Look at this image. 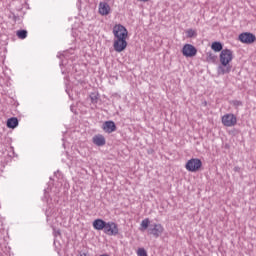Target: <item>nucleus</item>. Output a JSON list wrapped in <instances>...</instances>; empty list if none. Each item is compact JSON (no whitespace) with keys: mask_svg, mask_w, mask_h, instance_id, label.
I'll return each mask as SVG.
<instances>
[{"mask_svg":"<svg viewBox=\"0 0 256 256\" xmlns=\"http://www.w3.org/2000/svg\"><path fill=\"white\" fill-rule=\"evenodd\" d=\"M220 65L218 66V75L231 73V61H233V50L223 49L219 55Z\"/></svg>","mask_w":256,"mask_h":256,"instance_id":"f257e3e1","label":"nucleus"},{"mask_svg":"<svg viewBox=\"0 0 256 256\" xmlns=\"http://www.w3.org/2000/svg\"><path fill=\"white\" fill-rule=\"evenodd\" d=\"M103 232L105 233V235L115 237L119 235V226L113 221L106 222Z\"/></svg>","mask_w":256,"mask_h":256,"instance_id":"f03ea898","label":"nucleus"},{"mask_svg":"<svg viewBox=\"0 0 256 256\" xmlns=\"http://www.w3.org/2000/svg\"><path fill=\"white\" fill-rule=\"evenodd\" d=\"M113 35L114 39H127V35H129V32L127 31V28L121 24H117L113 27Z\"/></svg>","mask_w":256,"mask_h":256,"instance_id":"7ed1b4c3","label":"nucleus"},{"mask_svg":"<svg viewBox=\"0 0 256 256\" xmlns=\"http://www.w3.org/2000/svg\"><path fill=\"white\" fill-rule=\"evenodd\" d=\"M202 166H203V162H201L199 158H192L188 160V162L186 163V169L191 173H195V171H199Z\"/></svg>","mask_w":256,"mask_h":256,"instance_id":"20e7f679","label":"nucleus"},{"mask_svg":"<svg viewBox=\"0 0 256 256\" xmlns=\"http://www.w3.org/2000/svg\"><path fill=\"white\" fill-rule=\"evenodd\" d=\"M224 127H235L237 125V116L235 114H225L221 118Z\"/></svg>","mask_w":256,"mask_h":256,"instance_id":"39448f33","label":"nucleus"},{"mask_svg":"<svg viewBox=\"0 0 256 256\" xmlns=\"http://www.w3.org/2000/svg\"><path fill=\"white\" fill-rule=\"evenodd\" d=\"M163 231H165L163 225L157 223L151 224L148 228L149 235H153L156 239L163 235Z\"/></svg>","mask_w":256,"mask_h":256,"instance_id":"423d86ee","label":"nucleus"},{"mask_svg":"<svg viewBox=\"0 0 256 256\" xmlns=\"http://www.w3.org/2000/svg\"><path fill=\"white\" fill-rule=\"evenodd\" d=\"M113 48L116 53H121L127 49V38H114Z\"/></svg>","mask_w":256,"mask_h":256,"instance_id":"0eeeda50","label":"nucleus"},{"mask_svg":"<svg viewBox=\"0 0 256 256\" xmlns=\"http://www.w3.org/2000/svg\"><path fill=\"white\" fill-rule=\"evenodd\" d=\"M239 41H241V43H245L246 45H251V43H255L256 37L253 33L244 32L239 35Z\"/></svg>","mask_w":256,"mask_h":256,"instance_id":"6e6552de","label":"nucleus"},{"mask_svg":"<svg viewBox=\"0 0 256 256\" xmlns=\"http://www.w3.org/2000/svg\"><path fill=\"white\" fill-rule=\"evenodd\" d=\"M182 55L184 57H195L197 55V48L191 44H185L182 48Z\"/></svg>","mask_w":256,"mask_h":256,"instance_id":"1a4fd4ad","label":"nucleus"},{"mask_svg":"<svg viewBox=\"0 0 256 256\" xmlns=\"http://www.w3.org/2000/svg\"><path fill=\"white\" fill-rule=\"evenodd\" d=\"M98 12L102 16H107L111 13V6L107 2H100L98 6Z\"/></svg>","mask_w":256,"mask_h":256,"instance_id":"9d476101","label":"nucleus"},{"mask_svg":"<svg viewBox=\"0 0 256 256\" xmlns=\"http://www.w3.org/2000/svg\"><path fill=\"white\" fill-rule=\"evenodd\" d=\"M102 129H103V131H105V133H113V132L117 131V126L115 125V122H113V121H106V122H104Z\"/></svg>","mask_w":256,"mask_h":256,"instance_id":"9b49d317","label":"nucleus"},{"mask_svg":"<svg viewBox=\"0 0 256 256\" xmlns=\"http://www.w3.org/2000/svg\"><path fill=\"white\" fill-rule=\"evenodd\" d=\"M106 223L103 219H96L92 225L96 231H104Z\"/></svg>","mask_w":256,"mask_h":256,"instance_id":"f8f14e48","label":"nucleus"},{"mask_svg":"<svg viewBox=\"0 0 256 256\" xmlns=\"http://www.w3.org/2000/svg\"><path fill=\"white\" fill-rule=\"evenodd\" d=\"M92 141H93L94 145H97V147H103V145H105V143H106L105 137L101 134L95 135L92 138Z\"/></svg>","mask_w":256,"mask_h":256,"instance_id":"ddd939ff","label":"nucleus"},{"mask_svg":"<svg viewBox=\"0 0 256 256\" xmlns=\"http://www.w3.org/2000/svg\"><path fill=\"white\" fill-rule=\"evenodd\" d=\"M47 221H53V219H57V210L55 208H48L46 210Z\"/></svg>","mask_w":256,"mask_h":256,"instance_id":"4468645a","label":"nucleus"},{"mask_svg":"<svg viewBox=\"0 0 256 256\" xmlns=\"http://www.w3.org/2000/svg\"><path fill=\"white\" fill-rule=\"evenodd\" d=\"M19 125V120L15 117L9 118L7 120V127L9 129H15Z\"/></svg>","mask_w":256,"mask_h":256,"instance_id":"2eb2a0df","label":"nucleus"},{"mask_svg":"<svg viewBox=\"0 0 256 256\" xmlns=\"http://www.w3.org/2000/svg\"><path fill=\"white\" fill-rule=\"evenodd\" d=\"M211 49L212 51H215V53H219L220 51H223V44H221V42H213Z\"/></svg>","mask_w":256,"mask_h":256,"instance_id":"dca6fc26","label":"nucleus"},{"mask_svg":"<svg viewBox=\"0 0 256 256\" xmlns=\"http://www.w3.org/2000/svg\"><path fill=\"white\" fill-rule=\"evenodd\" d=\"M151 223V221H149V218H145L144 220H142L140 226V231H145L147 230L148 227H150L151 225H149Z\"/></svg>","mask_w":256,"mask_h":256,"instance_id":"f3484780","label":"nucleus"},{"mask_svg":"<svg viewBox=\"0 0 256 256\" xmlns=\"http://www.w3.org/2000/svg\"><path fill=\"white\" fill-rule=\"evenodd\" d=\"M16 35L18 39H27V30H18Z\"/></svg>","mask_w":256,"mask_h":256,"instance_id":"a211bd4d","label":"nucleus"},{"mask_svg":"<svg viewBox=\"0 0 256 256\" xmlns=\"http://www.w3.org/2000/svg\"><path fill=\"white\" fill-rule=\"evenodd\" d=\"M206 59L210 63H215V60L217 59V56H215V54H213L211 52H208Z\"/></svg>","mask_w":256,"mask_h":256,"instance_id":"6ab92c4d","label":"nucleus"},{"mask_svg":"<svg viewBox=\"0 0 256 256\" xmlns=\"http://www.w3.org/2000/svg\"><path fill=\"white\" fill-rule=\"evenodd\" d=\"M186 35L189 39H191L192 37L197 36V32L193 29H188L186 30Z\"/></svg>","mask_w":256,"mask_h":256,"instance_id":"aec40b11","label":"nucleus"},{"mask_svg":"<svg viewBox=\"0 0 256 256\" xmlns=\"http://www.w3.org/2000/svg\"><path fill=\"white\" fill-rule=\"evenodd\" d=\"M231 105H233V107H236V109H237V108H239V107H243V102L240 101V100H233V101L231 102Z\"/></svg>","mask_w":256,"mask_h":256,"instance_id":"412c9836","label":"nucleus"},{"mask_svg":"<svg viewBox=\"0 0 256 256\" xmlns=\"http://www.w3.org/2000/svg\"><path fill=\"white\" fill-rule=\"evenodd\" d=\"M137 255L138 256H147V251L145 250V248H139L137 251Z\"/></svg>","mask_w":256,"mask_h":256,"instance_id":"4be33fe9","label":"nucleus"},{"mask_svg":"<svg viewBox=\"0 0 256 256\" xmlns=\"http://www.w3.org/2000/svg\"><path fill=\"white\" fill-rule=\"evenodd\" d=\"M53 235H54V237H59V236H61V231L53 228Z\"/></svg>","mask_w":256,"mask_h":256,"instance_id":"5701e85b","label":"nucleus"},{"mask_svg":"<svg viewBox=\"0 0 256 256\" xmlns=\"http://www.w3.org/2000/svg\"><path fill=\"white\" fill-rule=\"evenodd\" d=\"M57 57H59V59H63V57H67V52L64 53H58Z\"/></svg>","mask_w":256,"mask_h":256,"instance_id":"b1692460","label":"nucleus"},{"mask_svg":"<svg viewBox=\"0 0 256 256\" xmlns=\"http://www.w3.org/2000/svg\"><path fill=\"white\" fill-rule=\"evenodd\" d=\"M97 95H95V94H93L92 96H91V101H92V103H97Z\"/></svg>","mask_w":256,"mask_h":256,"instance_id":"393cba45","label":"nucleus"},{"mask_svg":"<svg viewBox=\"0 0 256 256\" xmlns=\"http://www.w3.org/2000/svg\"><path fill=\"white\" fill-rule=\"evenodd\" d=\"M111 1L113 2V1H115V0H104V3L109 4V3H111Z\"/></svg>","mask_w":256,"mask_h":256,"instance_id":"a878e982","label":"nucleus"},{"mask_svg":"<svg viewBox=\"0 0 256 256\" xmlns=\"http://www.w3.org/2000/svg\"><path fill=\"white\" fill-rule=\"evenodd\" d=\"M63 65H65V60H62L60 63V67H63Z\"/></svg>","mask_w":256,"mask_h":256,"instance_id":"bb28decb","label":"nucleus"},{"mask_svg":"<svg viewBox=\"0 0 256 256\" xmlns=\"http://www.w3.org/2000/svg\"><path fill=\"white\" fill-rule=\"evenodd\" d=\"M80 256H87V254L86 253H82V254H80Z\"/></svg>","mask_w":256,"mask_h":256,"instance_id":"cd10ccee","label":"nucleus"},{"mask_svg":"<svg viewBox=\"0 0 256 256\" xmlns=\"http://www.w3.org/2000/svg\"><path fill=\"white\" fill-rule=\"evenodd\" d=\"M45 195H47V189L44 190Z\"/></svg>","mask_w":256,"mask_h":256,"instance_id":"c85d7f7f","label":"nucleus"},{"mask_svg":"<svg viewBox=\"0 0 256 256\" xmlns=\"http://www.w3.org/2000/svg\"><path fill=\"white\" fill-rule=\"evenodd\" d=\"M138 1H144V2H147V1H149V0H138Z\"/></svg>","mask_w":256,"mask_h":256,"instance_id":"c756f323","label":"nucleus"},{"mask_svg":"<svg viewBox=\"0 0 256 256\" xmlns=\"http://www.w3.org/2000/svg\"><path fill=\"white\" fill-rule=\"evenodd\" d=\"M62 74L65 75V71L62 70Z\"/></svg>","mask_w":256,"mask_h":256,"instance_id":"7c9ffc66","label":"nucleus"}]
</instances>
